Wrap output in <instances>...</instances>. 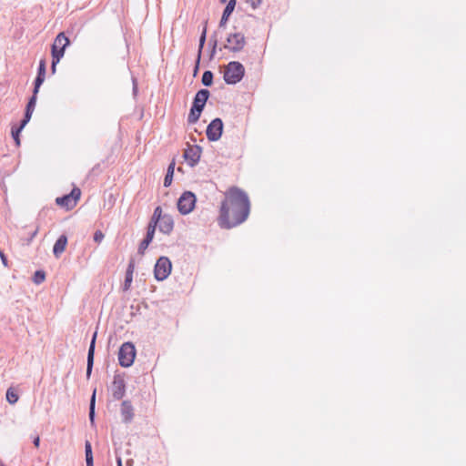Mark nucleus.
<instances>
[{
    "label": "nucleus",
    "instance_id": "1",
    "mask_svg": "<svg viewBox=\"0 0 466 466\" xmlns=\"http://www.w3.org/2000/svg\"><path fill=\"white\" fill-rule=\"evenodd\" d=\"M250 213L248 194L238 187H230L220 203L218 225L222 229H231L244 223Z\"/></svg>",
    "mask_w": 466,
    "mask_h": 466
},
{
    "label": "nucleus",
    "instance_id": "2",
    "mask_svg": "<svg viewBox=\"0 0 466 466\" xmlns=\"http://www.w3.org/2000/svg\"><path fill=\"white\" fill-rule=\"evenodd\" d=\"M210 92L208 89L203 88L197 92L193 98L192 106L187 116V123L195 124L198 121L202 111L208 100Z\"/></svg>",
    "mask_w": 466,
    "mask_h": 466
},
{
    "label": "nucleus",
    "instance_id": "3",
    "mask_svg": "<svg viewBox=\"0 0 466 466\" xmlns=\"http://www.w3.org/2000/svg\"><path fill=\"white\" fill-rule=\"evenodd\" d=\"M245 76V67L238 61L229 62L224 71V81L228 85H236L239 83Z\"/></svg>",
    "mask_w": 466,
    "mask_h": 466
},
{
    "label": "nucleus",
    "instance_id": "4",
    "mask_svg": "<svg viewBox=\"0 0 466 466\" xmlns=\"http://www.w3.org/2000/svg\"><path fill=\"white\" fill-rule=\"evenodd\" d=\"M136 357V348L132 342H125L118 350L119 365L124 368L130 367Z\"/></svg>",
    "mask_w": 466,
    "mask_h": 466
},
{
    "label": "nucleus",
    "instance_id": "5",
    "mask_svg": "<svg viewBox=\"0 0 466 466\" xmlns=\"http://www.w3.org/2000/svg\"><path fill=\"white\" fill-rule=\"evenodd\" d=\"M226 41L227 44H225L223 47L233 53L242 51L247 44L246 37L241 32L228 34Z\"/></svg>",
    "mask_w": 466,
    "mask_h": 466
},
{
    "label": "nucleus",
    "instance_id": "6",
    "mask_svg": "<svg viewBox=\"0 0 466 466\" xmlns=\"http://www.w3.org/2000/svg\"><path fill=\"white\" fill-rule=\"evenodd\" d=\"M197 202L196 195L191 191H185L179 197L177 206L180 214L187 215L193 211Z\"/></svg>",
    "mask_w": 466,
    "mask_h": 466
},
{
    "label": "nucleus",
    "instance_id": "7",
    "mask_svg": "<svg viewBox=\"0 0 466 466\" xmlns=\"http://www.w3.org/2000/svg\"><path fill=\"white\" fill-rule=\"evenodd\" d=\"M172 269V264L167 257H160L154 268L155 279L158 281H163L170 275Z\"/></svg>",
    "mask_w": 466,
    "mask_h": 466
},
{
    "label": "nucleus",
    "instance_id": "8",
    "mask_svg": "<svg viewBox=\"0 0 466 466\" xmlns=\"http://www.w3.org/2000/svg\"><path fill=\"white\" fill-rule=\"evenodd\" d=\"M81 191L78 187H74L69 194L56 198V204L66 210H71L76 205L77 200L80 198Z\"/></svg>",
    "mask_w": 466,
    "mask_h": 466
},
{
    "label": "nucleus",
    "instance_id": "9",
    "mask_svg": "<svg viewBox=\"0 0 466 466\" xmlns=\"http://www.w3.org/2000/svg\"><path fill=\"white\" fill-rule=\"evenodd\" d=\"M111 393L114 400H120L126 394L127 385L125 374L116 373L111 383Z\"/></svg>",
    "mask_w": 466,
    "mask_h": 466
},
{
    "label": "nucleus",
    "instance_id": "10",
    "mask_svg": "<svg viewBox=\"0 0 466 466\" xmlns=\"http://www.w3.org/2000/svg\"><path fill=\"white\" fill-rule=\"evenodd\" d=\"M224 124L221 118L216 117L208 125L206 135L210 142H216L220 139L223 134Z\"/></svg>",
    "mask_w": 466,
    "mask_h": 466
},
{
    "label": "nucleus",
    "instance_id": "11",
    "mask_svg": "<svg viewBox=\"0 0 466 466\" xmlns=\"http://www.w3.org/2000/svg\"><path fill=\"white\" fill-rule=\"evenodd\" d=\"M202 147L198 145L190 146L184 150L183 157L190 167H195L200 160Z\"/></svg>",
    "mask_w": 466,
    "mask_h": 466
},
{
    "label": "nucleus",
    "instance_id": "12",
    "mask_svg": "<svg viewBox=\"0 0 466 466\" xmlns=\"http://www.w3.org/2000/svg\"><path fill=\"white\" fill-rule=\"evenodd\" d=\"M70 45L69 38L66 35L65 32H60L55 38L51 46V55L54 56L55 52L65 55L66 48Z\"/></svg>",
    "mask_w": 466,
    "mask_h": 466
},
{
    "label": "nucleus",
    "instance_id": "13",
    "mask_svg": "<svg viewBox=\"0 0 466 466\" xmlns=\"http://www.w3.org/2000/svg\"><path fill=\"white\" fill-rule=\"evenodd\" d=\"M120 415L122 422L129 424L135 418V409L129 400H125L120 404Z\"/></svg>",
    "mask_w": 466,
    "mask_h": 466
},
{
    "label": "nucleus",
    "instance_id": "14",
    "mask_svg": "<svg viewBox=\"0 0 466 466\" xmlns=\"http://www.w3.org/2000/svg\"><path fill=\"white\" fill-rule=\"evenodd\" d=\"M96 337H97V331H95L92 336V339H91V341L89 344V348H88V352H87L86 374L87 380L90 379V376H91V373L93 370Z\"/></svg>",
    "mask_w": 466,
    "mask_h": 466
},
{
    "label": "nucleus",
    "instance_id": "15",
    "mask_svg": "<svg viewBox=\"0 0 466 466\" xmlns=\"http://www.w3.org/2000/svg\"><path fill=\"white\" fill-rule=\"evenodd\" d=\"M46 72V63L45 59H41L39 61L37 74L34 81V88L35 92H39L40 86L45 81Z\"/></svg>",
    "mask_w": 466,
    "mask_h": 466
},
{
    "label": "nucleus",
    "instance_id": "16",
    "mask_svg": "<svg viewBox=\"0 0 466 466\" xmlns=\"http://www.w3.org/2000/svg\"><path fill=\"white\" fill-rule=\"evenodd\" d=\"M237 0H229L223 10L222 16L220 18L218 27L224 28L229 19V16L233 13L236 7Z\"/></svg>",
    "mask_w": 466,
    "mask_h": 466
},
{
    "label": "nucleus",
    "instance_id": "17",
    "mask_svg": "<svg viewBox=\"0 0 466 466\" xmlns=\"http://www.w3.org/2000/svg\"><path fill=\"white\" fill-rule=\"evenodd\" d=\"M158 229L165 235H169L174 228L173 218L168 214H164V218L157 225Z\"/></svg>",
    "mask_w": 466,
    "mask_h": 466
},
{
    "label": "nucleus",
    "instance_id": "18",
    "mask_svg": "<svg viewBox=\"0 0 466 466\" xmlns=\"http://www.w3.org/2000/svg\"><path fill=\"white\" fill-rule=\"evenodd\" d=\"M67 245V237L66 234H62L56 239L54 247H53V254L58 258L61 254L65 251Z\"/></svg>",
    "mask_w": 466,
    "mask_h": 466
},
{
    "label": "nucleus",
    "instance_id": "19",
    "mask_svg": "<svg viewBox=\"0 0 466 466\" xmlns=\"http://www.w3.org/2000/svg\"><path fill=\"white\" fill-rule=\"evenodd\" d=\"M134 268H135V261L132 258V259H130V261H129V263L127 265V271H126L124 287H123L124 290L129 289V288L131 286V283L133 281Z\"/></svg>",
    "mask_w": 466,
    "mask_h": 466
},
{
    "label": "nucleus",
    "instance_id": "20",
    "mask_svg": "<svg viewBox=\"0 0 466 466\" xmlns=\"http://www.w3.org/2000/svg\"><path fill=\"white\" fill-rule=\"evenodd\" d=\"M175 161L173 160L167 167V170L166 173V176L164 177V187H167L171 185L174 176V169H175Z\"/></svg>",
    "mask_w": 466,
    "mask_h": 466
},
{
    "label": "nucleus",
    "instance_id": "21",
    "mask_svg": "<svg viewBox=\"0 0 466 466\" xmlns=\"http://www.w3.org/2000/svg\"><path fill=\"white\" fill-rule=\"evenodd\" d=\"M85 456L86 466H94L92 445L89 441H86L85 442Z\"/></svg>",
    "mask_w": 466,
    "mask_h": 466
},
{
    "label": "nucleus",
    "instance_id": "22",
    "mask_svg": "<svg viewBox=\"0 0 466 466\" xmlns=\"http://www.w3.org/2000/svg\"><path fill=\"white\" fill-rule=\"evenodd\" d=\"M96 390L95 389L93 390V393L91 395V398H90V402H89V412H88V417H89V420L90 422L93 424L94 421H95V416H96V413H95V408H96Z\"/></svg>",
    "mask_w": 466,
    "mask_h": 466
},
{
    "label": "nucleus",
    "instance_id": "23",
    "mask_svg": "<svg viewBox=\"0 0 466 466\" xmlns=\"http://www.w3.org/2000/svg\"><path fill=\"white\" fill-rule=\"evenodd\" d=\"M37 94H38V92H35V89L33 88V94H32L31 97L28 99V102L25 106V112L33 114L35 105H36Z\"/></svg>",
    "mask_w": 466,
    "mask_h": 466
},
{
    "label": "nucleus",
    "instance_id": "24",
    "mask_svg": "<svg viewBox=\"0 0 466 466\" xmlns=\"http://www.w3.org/2000/svg\"><path fill=\"white\" fill-rule=\"evenodd\" d=\"M164 218V215L162 214V208L160 206H157L154 213L150 218V221L148 224H153L154 226L157 227L158 223L161 221V219Z\"/></svg>",
    "mask_w": 466,
    "mask_h": 466
},
{
    "label": "nucleus",
    "instance_id": "25",
    "mask_svg": "<svg viewBox=\"0 0 466 466\" xmlns=\"http://www.w3.org/2000/svg\"><path fill=\"white\" fill-rule=\"evenodd\" d=\"M5 397H6L7 402L12 405L15 404L19 400V396H18L17 392L14 390L13 387H10L7 389Z\"/></svg>",
    "mask_w": 466,
    "mask_h": 466
},
{
    "label": "nucleus",
    "instance_id": "26",
    "mask_svg": "<svg viewBox=\"0 0 466 466\" xmlns=\"http://www.w3.org/2000/svg\"><path fill=\"white\" fill-rule=\"evenodd\" d=\"M213 78L214 75L212 71L206 70L202 75L201 82L205 86H211L213 84Z\"/></svg>",
    "mask_w": 466,
    "mask_h": 466
},
{
    "label": "nucleus",
    "instance_id": "27",
    "mask_svg": "<svg viewBox=\"0 0 466 466\" xmlns=\"http://www.w3.org/2000/svg\"><path fill=\"white\" fill-rule=\"evenodd\" d=\"M207 25H208V21H205V25H204L201 35L199 36V44H198V54H199V55L202 54V50L204 48V46H205V43L207 40Z\"/></svg>",
    "mask_w": 466,
    "mask_h": 466
},
{
    "label": "nucleus",
    "instance_id": "28",
    "mask_svg": "<svg viewBox=\"0 0 466 466\" xmlns=\"http://www.w3.org/2000/svg\"><path fill=\"white\" fill-rule=\"evenodd\" d=\"M33 282L36 285L41 284L46 279V272L42 269L36 270L33 276Z\"/></svg>",
    "mask_w": 466,
    "mask_h": 466
},
{
    "label": "nucleus",
    "instance_id": "29",
    "mask_svg": "<svg viewBox=\"0 0 466 466\" xmlns=\"http://www.w3.org/2000/svg\"><path fill=\"white\" fill-rule=\"evenodd\" d=\"M156 228L157 227L154 226L153 224H148L147 228V234L144 238L152 242L155 236Z\"/></svg>",
    "mask_w": 466,
    "mask_h": 466
},
{
    "label": "nucleus",
    "instance_id": "30",
    "mask_svg": "<svg viewBox=\"0 0 466 466\" xmlns=\"http://www.w3.org/2000/svg\"><path fill=\"white\" fill-rule=\"evenodd\" d=\"M209 44L211 45L210 58H212L214 54L216 53L218 46L217 32H214V34L210 36Z\"/></svg>",
    "mask_w": 466,
    "mask_h": 466
},
{
    "label": "nucleus",
    "instance_id": "31",
    "mask_svg": "<svg viewBox=\"0 0 466 466\" xmlns=\"http://www.w3.org/2000/svg\"><path fill=\"white\" fill-rule=\"evenodd\" d=\"M61 58H62V54H58L57 52H55L54 56H52L51 71L53 74L56 73V65L59 63Z\"/></svg>",
    "mask_w": 466,
    "mask_h": 466
},
{
    "label": "nucleus",
    "instance_id": "32",
    "mask_svg": "<svg viewBox=\"0 0 466 466\" xmlns=\"http://www.w3.org/2000/svg\"><path fill=\"white\" fill-rule=\"evenodd\" d=\"M32 115L31 113H28V112H25V114H24V117L23 119L20 121V124L19 126H15L16 128H21V130L24 129V127L27 125V123L30 121L31 117H32Z\"/></svg>",
    "mask_w": 466,
    "mask_h": 466
},
{
    "label": "nucleus",
    "instance_id": "33",
    "mask_svg": "<svg viewBox=\"0 0 466 466\" xmlns=\"http://www.w3.org/2000/svg\"><path fill=\"white\" fill-rule=\"evenodd\" d=\"M32 115L31 113H28V112H25V114H24V117L23 119L20 121V124L19 126H15L16 128H21V130L24 129V127L27 125V123L30 121L31 117H32Z\"/></svg>",
    "mask_w": 466,
    "mask_h": 466
},
{
    "label": "nucleus",
    "instance_id": "34",
    "mask_svg": "<svg viewBox=\"0 0 466 466\" xmlns=\"http://www.w3.org/2000/svg\"><path fill=\"white\" fill-rule=\"evenodd\" d=\"M22 132L21 128H16L15 127H12L11 134L15 142L16 146L20 145V133Z\"/></svg>",
    "mask_w": 466,
    "mask_h": 466
},
{
    "label": "nucleus",
    "instance_id": "35",
    "mask_svg": "<svg viewBox=\"0 0 466 466\" xmlns=\"http://www.w3.org/2000/svg\"><path fill=\"white\" fill-rule=\"evenodd\" d=\"M151 243V241H148L147 239H143L139 246H138V248H137V253L139 255H144L146 249L147 248V247L149 246V244Z\"/></svg>",
    "mask_w": 466,
    "mask_h": 466
},
{
    "label": "nucleus",
    "instance_id": "36",
    "mask_svg": "<svg viewBox=\"0 0 466 466\" xmlns=\"http://www.w3.org/2000/svg\"><path fill=\"white\" fill-rule=\"evenodd\" d=\"M105 238V235L104 233L101 231V230H96L95 233H94V241L96 242V243H100Z\"/></svg>",
    "mask_w": 466,
    "mask_h": 466
},
{
    "label": "nucleus",
    "instance_id": "37",
    "mask_svg": "<svg viewBox=\"0 0 466 466\" xmlns=\"http://www.w3.org/2000/svg\"><path fill=\"white\" fill-rule=\"evenodd\" d=\"M252 9H257L262 3V0H247Z\"/></svg>",
    "mask_w": 466,
    "mask_h": 466
},
{
    "label": "nucleus",
    "instance_id": "38",
    "mask_svg": "<svg viewBox=\"0 0 466 466\" xmlns=\"http://www.w3.org/2000/svg\"><path fill=\"white\" fill-rule=\"evenodd\" d=\"M200 59H201V55L198 54L197 59H196V63H195V66H194V72H193L194 76H197V74L198 73Z\"/></svg>",
    "mask_w": 466,
    "mask_h": 466
},
{
    "label": "nucleus",
    "instance_id": "39",
    "mask_svg": "<svg viewBox=\"0 0 466 466\" xmlns=\"http://www.w3.org/2000/svg\"><path fill=\"white\" fill-rule=\"evenodd\" d=\"M0 258L5 267H8V260L5 253L0 249Z\"/></svg>",
    "mask_w": 466,
    "mask_h": 466
},
{
    "label": "nucleus",
    "instance_id": "40",
    "mask_svg": "<svg viewBox=\"0 0 466 466\" xmlns=\"http://www.w3.org/2000/svg\"><path fill=\"white\" fill-rule=\"evenodd\" d=\"M38 232V229L36 228L35 230H34L31 234H30V237L28 238L27 241H26V244L29 245L31 243V241L33 240V238L36 236Z\"/></svg>",
    "mask_w": 466,
    "mask_h": 466
},
{
    "label": "nucleus",
    "instance_id": "41",
    "mask_svg": "<svg viewBox=\"0 0 466 466\" xmlns=\"http://www.w3.org/2000/svg\"><path fill=\"white\" fill-rule=\"evenodd\" d=\"M33 443H34V446L38 448L39 445H40V438L38 436H36L34 441H33Z\"/></svg>",
    "mask_w": 466,
    "mask_h": 466
},
{
    "label": "nucleus",
    "instance_id": "42",
    "mask_svg": "<svg viewBox=\"0 0 466 466\" xmlns=\"http://www.w3.org/2000/svg\"><path fill=\"white\" fill-rule=\"evenodd\" d=\"M116 466H123L122 459L119 455L116 454Z\"/></svg>",
    "mask_w": 466,
    "mask_h": 466
},
{
    "label": "nucleus",
    "instance_id": "43",
    "mask_svg": "<svg viewBox=\"0 0 466 466\" xmlns=\"http://www.w3.org/2000/svg\"><path fill=\"white\" fill-rule=\"evenodd\" d=\"M137 92V80L134 78L133 79V93L136 94Z\"/></svg>",
    "mask_w": 466,
    "mask_h": 466
},
{
    "label": "nucleus",
    "instance_id": "44",
    "mask_svg": "<svg viewBox=\"0 0 466 466\" xmlns=\"http://www.w3.org/2000/svg\"><path fill=\"white\" fill-rule=\"evenodd\" d=\"M127 466H133L134 465V461L133 459H128L126 462Z\"/></svg>",
    "mask_w": 466,
    "mask_h": 466
},
{
    "label": "nucleus",
    "instance_id": "45",
    "mask_svg": "<svg viewBox=\"0 0 466 466\" xmlns=\"http://www.w3.org/2000/svg\"><path fill=\"white\" fill-rule=\"evenodd\" d=\"M0 466H5V464L2 462L1 460H0Z\"/></svg>",
    "mask_w": 466,
    "mask_h": 466
},
{
    "label": "nucleus",
    "instance_id": "46",
    "mask_svg": "<svg viewBox=\"0 0 466 466\" xmlns=\"http://www.w3.org/2000/svg\"><path fill=\"white\" fill-rule=\"evenodd\" d=\"M220 2H221V3H225V2H227V0H220Z\"/></svg>",
    "mask_w": 466,
    "mask_h": 466
}]
</instances>
